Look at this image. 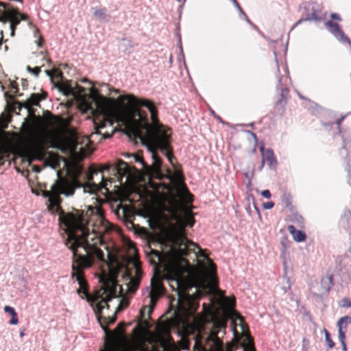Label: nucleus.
<instances>
[{"mask_svg": "<svg viewBox=\"0 0 351 351\" xmlns=\"http://www.w3.org/2000/svg\"><path fill=\"white\" fill-rule=\"evenodd\" d=\"M98 173V170L92 171L87 175V182L83 184L79 180L80 171H76L69 178H58L50 191H45L43 193L44 197L48 198L49 211L52 214L58 213L60 223L66 228L67 238L64 244L73 253L71 277L75 278L79 284L77 292L82 299L86 298L90 302H96L99 297L97 294H89L84 271L91 267L96 258L106 263L104 254L99 245L104 243V235L111 230V225L101 213L93 216L95 219H88L87 214H84L83 210L65 213L60 206V195H72L75 189L80 187L90 193H96L102 189L108 192L103 176L99 184L93 182V174Z\"/></svg>", "mask_w": 351, "mask_h": 351, "instance_id": "nucleus-1", "label": "nucleus"}, {"mask_svg": "<svg viewBox=\"0 0 351 351\" xmlns=\"http://www.w3.org/2000/svg\"><path fill=\"white\" fill-rule=\"evenodd\" d=\"M97 108L101 112L102 119H94L95 132L91 136L101 134L103 138H109L114 132L113 121L109 116L112 106L116 105L131 112L134 125L130 128V133L138 138L152 153L153 162L146 168L147 172L159 174L161 171L162 160L156 151L165 154L173 165L175 157L170 145L171 134L165 126L160 123L158 110L153 101L145 98H138L132 94L121 95L117 99H107L99 95L95 99Z\"/></svg>", "mask_w": 351, "mask_h": 351, "instance_id": "nucleus-2", "label": "nucleus"}, {"mask_svg": "<svg viewBox=\"0 0 351 351\" xmlns=\"http://www.w3.org/2000/svg\"><path fill=\"white\" fill-rule=\"evenodd\" d=\"M198 304L191 298L184 302L179 301L173 316L168 320L171 326L182 328L184 335L194 339V348L197 351H233L237 348L238 342H231L223 347L222 339L218 336L221 330L226 328V320L223 318L206 317H197L193 315Z\"/></svg>", "mask_w": 351, "mask_h": 351, "instance_id": "nucleus-3", "label": "nucleus"}, {"mask_svg": "<svg viewBox=\"0 0 351 351\" xmlns=\"http://www.w3.org/2000/svg\"><path fill=\"white\" fill-rule=\"evenodd\" d=\"M173 218L176 221L178 230L172 239V245L170 250L171 256L178 260L183 256L189 255L191 252L195 253L196 249L202 251L199 246L189 241L185 234L186 227H192L195 223V219L191 213L186 211L184 216L175 213Z\"/></svg>", "mask_w": 351, "mask_h": 351, "instance_id": "nucleus-4", "label": "nucleus"}, {"mask_svg": "<svg viewBox=\"0 0 351 351\" xmlns=\"http://www.w3.org/2000/svg\"><path fill=\"white\" fill-rule=\"evenodd\" d=\"M99 322L105 332L104 346L100 351H132L125 337V323H119L111 330L107 326L112 323Z\"/></svg>", "mask_w": 351, "mask_h": 351, "instance_id": "nucleus-5", "label": "nucleus"}, {"mask_svg": "<svg viewBox=\"0 0 351 351\" xmlns=\"http://www.w3.org/2000/svg\"><path fill=\"white\" fill-rule=\"evenodd\" d=\"M117 285L114 280H109L104 284L103 293L101 295L97 293L99 300L96 302V306L94 308L98 321L102 323V320L105 323H114L116 320L115 313L113 312L112 315L109 313L106 314L104 310L106 308L109 310L110 306L108 302L113 298L117 297Z\"/></svg>", "mask_w": 351, "mask_h": 351, "instance_id": "nucleus-6", "label": "nucleus"}, {"mask_svg": "<svg viewBox=\"0 0 351 351\" xmlns=\"http://www.w3.org/2000/svg\"><path fill=\"white\" fill-rule=\"evenodd\" d=\"M48 142L43 137L32 138L29 142V149L37 159L43 160L47 158L52 161L57 160V155L47 151Z\"/></svg>", "mask_w": 351, "mask_h": 351, "instance_id": "nucleus-7", "label": "nucleus"}, {"mask_svg": "<svg viewBox=\"0 0 351 351\" xmlns=\"http://www.w3.org/2000/svg\"><path fill=\"white\" fill-rule=\"evenodd\" d=\"M322 5L315 1L307 2L304 5V14L302 18L298 21L294 26H297L302 21H321Z\"/></svg>", "mask_w": 351, "mask_h": 351, "instance_id": "nucleus-8", "label": "nucleus"}, {"mask_svg": "<svg viewBox=\"0 0 351 351\" xmlns=\"http://www.w3.org/2000/svg\"><path fill=\"white\" fill-rule=\"evenodd\" d=\"M239 319L243 330V333L241 335V345L243 348V351H256L254 340L250 334L247 324L244 322L243 318L240 315Z\"/></svg>", "mask_w": 351, "mask_h": 351, "instance_id": "nucleus-9", "label": "nucleus"}, {"mask_svg": "<svg viewBox=\"0 0 351 351\" xmlns=\"http://www.w3.org/2000/svg\"><path fill=\"white\" fill-rule=\"evenodd\" d=\"M8 22H10V35L11 36H14L15 34V30L16 26L20 23L21 21L28 20L29 16L26 14H23L20 12L18 9L12 8L10 10V13L7 16Z\"/></svg>", "mask_w": 351, "mask_h": 351, "instance_id": "nucleus-10", "label": "nucleus"}, {"mask_svg": "<svg viewBox=\"0 0 351 351\" xmlns=\"http://www.w3.org/2000/svg\"><path fill=\"white\" fill-rule=\"evenodd\" d=\"M152 289L149 293L150 302L152 306L148 308L149 317L152 312L153 306L162 294L163 287L159 278L154 276L151 281Z\"/></svg>", "mask_w": 351, "mask_h": 351, "instance_id": "nucleus-11", "label": "nucleus"}, {"mask_svg": "<svg viewBox=\"0 0 351 351\" xmlns=\"http://www.w3.org/2000/svg\"><path fill=\"white\" fill-rule=\"evenodd\" d=\"M47 96V93L46 92H43L41 94L39 93H32L29 98L25 100L23 102H16V104L19 106V110L21 108H25L27 110L29 113H32L34 111L33 106H38L41 100L45 99Z\"/></svg>", "mask_w": 351, "mask_h": 351, "instance_id": "nucleus-12", "label": "nucleus"}, {"mask_svg": "<svg viewBox=\"0 0 351 351\" xmlns=\"http://www.w3.org/2000/svg\"><path fill=\"white\" fill-rule=\"evenodd\" d=\"M260 151L261 153V164L259 167V170L261 171L265 163L267 164L270 169L276 168L277 165V160L274 153V151L271 149H265L263 145L260 147Z\"/></svg>", "mask_w": 351, "mask_h": 351, "instance_id": "nucleus-13", "label": "nucleus"}, {"mask_svg": "<svg viewBox=\"0 0 351 351\" xmlns=\"http://www.w3.org/2000/svg\"><path fill=\"white\" fill-rule=\"evenodd\" d=\"M45 121L48 126H58L60 129H66L69 128L71 123V119H64L58 116H55L51 113H49V116L45 117Z\"/></svg>", "mask_w": 351, "mask_h": 351, "instance_id": "nucleus-14", "label": "nucleus"}, {"mask_svg": "<svg viewBox=\"0 0 351 351\" xmlns=\"http://www.w3.org/2000/svg\"><path fill=\"white\" fill-rule=\"evenodd\" d=\"M326 26L330 30V32L335 36L337 38L343 43H348L349 45H351L350 40L347 36L344 34L340 26L337 23H334L332 21H328L326 23Z\"/></svg>", "mask_w": 351, "mask_h": 351, "instance_id": "nucleus-15", "label": "nucleus"}, {"mask_svg": "<svg viewBox=\"0 0 351 351\" xmlns=\"http://www.w3.org/2000/svg\"><path fill=\"white\" fill-rule=\"evenodd\" d=\"M10 9L7 8V4L3 2L0 1V22H2L3 24H5L8 22V16L10 13ZM1 38H0V48L2 46V43L3 41V31L1 29L0 31Z\"/></svg>", "mask_w": 351, "mask_h": 351, "instance_id": "nucleus-16", "label": "nucleus"}, {"mask_svg": "<svg viewBox=\"0 0 351 351\" xmlns=\"http://www.w3.org/2000/svg\"><path fill=\"white\" fill-rule=\"evenodd\" d=\"M289 232L292 235L293 239L296 242H303L306 239V235L304 232L302 230H298L295 228L294 226L289 225L287 227Z\"/></svg>", "mask_w": 351, "mask_h": 351, "instance_id": "nucleus-17", "label": "nucleus"}, {"mask_svg": "<svg viewBox=\"0 0 351 351\" xmlns=\"http://www.w3.org/2000/svg\"><path fill=\"white\" fill-rule=\"evenodd\" d=\"M126 276L129 279V282L127 284L128 291L130 293H134L139 286L141 280H139V278L132 277L128 271Z\"/></svg>", "mask_w": 351, "mask_h": 351, "instance_id": "nucleus-18", "label": "nucleus"}, {"mask_svg": "<svg viewBox=\"0 0 351 351\" xmlns=\"http://www.w3.org/2000/svg\"><path fill=\"white\" fill-rule=\"evenodd\" d=\"M202 256L206 258L207 263H208V268L206 270L207 276L210 279H215L216 275H217V267L215 264L213 263V261L207 257L204 254H201Z\"/></svg>", "mask_w": 351, "mask_h": 351, "instance_id": "nucleus-19", "label": "nucleus"}, {"mask_svg": "<svg viewBox=\"0 0 351 351\" xmlns=\"http://www.w3.org/2000/svg\"><path fill=\"white\" fill-rule=\"evenodd\" d=\"M117 171L121 176H129L130 173L128 164L122 160L118 161L117 164Z\"/></svg>", "mask_w": 351, "mask_h": 351, "instance_id": "nucleus-20", "label": "nucleus"}, {"mask_svg": "<svg viewBox=\"0 0 351 351\" xmlns=\"http://www.w3.org/2000/svg\"><path fill=\"white\" fill-rule=\"evenodd\" d=\"M161 339L163 346V351H179L177 346L175 344L171 337H169L167 339L161 337Z\"/></svg>", "mask_w": 351, "mask_h": 351, "instance_id": "nucleus-21", "label": "nucleus"}, {"mask_svg": "<svg viewBox=\"0 0 351 351\" xmlns=\"http://www.w3.org/2000/svg\"><path fill=\"white\" fill-rule=\"evenodd\" d=\"M4 311L5 313L10 314V316H12L10 320L9 321L10 324H11V325L18 324V323H19L18 315L14 308L10 306H5Z\"/></svg>", "mask_w": 351, "mask_h": 351, "instance_id": "nucleus-22", "label": "nucleus"}, {"mask_svg": "<svg viewBox=\"0 0 351 351\" xmlns=\"http://www.w3.org/2000/svg\"><path fill=\"white\" fill-rule=\"evenodd\" d=\"M147 309V306H143L140 311V320L138 325L142 329H146L149 327V322L145 317V311Z\"/></svg>", "mask_w": 351, "mask_h": 351, "instance_id": "nucleus-23", "label": "nucleus"}, {"mask_svg": "<svg viewBox=\"0 0 351 351\" xmlns=\"http://www.w3.org/2000/svg\"><path fill=\"white\" fill-rule=\"evenodd\" d=\"M83 88L79 86L77 84L75 87L72 86L71 84H67L65 85L64 88V91L66 95H72L73 96H76L77 95L80 94Z\"/></svg>", "mask_w": 351, "mask_h": 351, "instance_id": "nucleus-24", "label": "nucleus"}, {"mask_svg": "<svg viewBox=\"0 0 351 351\" xmlns=\"http://www.w3.org/2000/svg\"><path fill=\"white\" fill-rule=\"evenodd\" d=\"M321 284L326 292H329L333 286V275L330 274L321 280Z\"/></svg>", "mask_w": 351, "mask_h": 351, "instance_id": "nucleus-25", "label": "nucleus"}, {"mask_svg": "<svg viewBox=\"0 0 351 351\" xmlns=\"http://www.w3.org/2000/svg\"><path fill=\"white\" fill-rule=\"evenodd\" d=\"M291 220L295 223L298 227L303 228L304 227V219L303 217L298 213H294L291 217Z\"/></svg>", "mask_w": 351, "mask_h": 351, "instance_id": "nucleus-26", "label": "nucleus"}, {"mask_svg": "<svg viewBox=\"0 0 351 351\" xmlns=\"http://www.w3.org/2000/svg\"><path fill=\"white\" fill-rule=\"evenodd\" d=\"M282 205L286 208H289L292 204V197L289 193H285L281 198Z\"/></svg>", "mask_w": 351, "mask_h": 351, "instance_id": "nucleus-27", "label": "nucleus"}, {"mask_svg": "<svg viewBox=\"0 0 351 351\" xmlns=\"http://www.w3.org/2000/svg\"><path fill=\"white\" fill-rule=\"evenodd\" d=\"M145 351H163L161 337L156 343L151 345L150 349L146 348Z\"/></svg>", "mask_w": 351, "mask_h": 351, "instance_id": "nucleus-28", "label": "nucleus"}, {"mask_svg": "<svg viewBox=\"0 0 351 351\" xmlns=\"http://www.w3.org/2000/svg\"><path fill=\"white\" fill-rule=\"evenodd\" d=\"M348 324H351V317L344 316L339 319L337 326H342L343 329L346 330Z\"/></svg>", "mask_w": 351, "mask_h": 351, "instance_id": "nucleus-29", "label": "nucleus"}, {"mask_svg": "<svg viewBox=\"0 0 351 351\" xmlns=\"http://www.w3.org/2000/svg\"><path fill=\"white\" fill-rule=\"evenodd\" d=\"M348 324H351V317L344 316L339 319L337 326H342L343 329L346 330Z\"/></svg>", "mask_w": 351, "mask_h": 351, "instance_id": "nucleus-30", "label": "nucleus"}, {"mask_svg": "<svg viewBox=\"0 0 351 351\" xmlns=\"http://www.w3.org/2000/svg\"><path fill=\"white\" fill-rule=\"evenodd\" d=\"M289 97V90L287 88H282L280 93V99L279 102H286L287 99Z\"/></svg>", "mask_w": 351, "mask_h": 351, "instance_id": "nucleus-31", "label": "nucleus"}, {"mask_svg": "<svg viewBox=\"0 0 351 351\" xmlns=\"http://www.w3.org/2000/svg\"><path fill=\"white\" fill-rule=\"evenodd\" d=\"M106 8L96 9L94 11V16L98 19H105L106 16Z\"/></svg>", "mask_w": 351, "mask_h": 351, "instance_id": "nucleus-32", "label": "nucleus"}, {"mask_svg": "<svg viewBox=\"0 0 351 351\" xmlns=\"http://www.w3.org/2000/svg\"><path fill=\"white\" fill-rule=\"evenodd\" d=\"M324 333H325L326 341L328 344V348H332L335 344L334 341L331 339L330 335L329 332L327 330L324 329Z\"/></svg>", "mask_w": 351, "mask_h": 351, "instance_id": "nucleus-33", "label": "nucleus"}, {"mask_svg": "<svg viewBox=\"0 0 351 351\" xmlns=\"http://www.w3.org/2000/svg\"><path fill=\"white\" fill-rule=\"evenodd\" d=\"M346 330L343 329L342 326H338V335L340 342H344L346 339Z\"/></svg>", "mask_w": 351, "mask_h": 351, "instance_id": "nucleus-34", "label": "nucleus"}, {"mask_svg": "<svg viewBox=\"0 0 351 351\" xmlns=\"http://www.w3.org/2000/svg\"><path fill=\"white\" fill-rule=\"evenodd\" d=\"M27 70L36 77L38 76L41 71L40 66L31 67L29 65L27 66Z\"/></svg>", "mask_w": 351, "mask_h": 351, "instance_id": "nucleus-35", "label": "nucleus"}, {"mask_svg": "<svg viewBox=\"0 0 351 351\" xmlns=\"http://www.w3.org/2000/svg\"><path fill=\"white\" fill-rule=\"evenodd\" d=\"M134 159L136 162H139L142 164L143 168L146 170V168L149 167V165L144 161L143 158L140 154H136L134 156Z\"/></svg>", "mask_w": 351, "mask_h": 351, "instance_id": "nucleus-36", "label": "nucleus"}, {"mask_svg": "<svg viewBox=\"0 0 351 351\" xmlns=\"http://www.w3.org/2000/svg\"><path fill=\"white\" fill-rule=\"evenodd\" d=\"M10 91L15 96L19 91L18 85L16 82H12L10 86Z\"/></svg>", "mask_w": 351, "mask_h": 351, "instance_id": "nucleus-37", "label": "nucleus"}, {"mask_svg": "<svg viewBox=\"0 0 351 351\" xmlns=\"http://www.w3.org/2000/svg\"><path fill=\"white\" fill-rule=\"evenodd\" d=\"M142 276V270L141 267L138 266V263L135 264V278H139V280L141 279Z\"/></svg>", "mask_w": 351, "mask_h": 351, "instance_id": "nucleus-38", "label": "nucleus"}, {"mask_svg": "<svg viewBox=\"0 0 351 351\" xmlns=\"http://www.w3.org/2000/svg\"><path fill=\"white\" fill-rule=\"evenodd\" d=\"M341 302H342V304L341 306L343 307H350L351 306V301L347 298H343L342 300H341Z\"/></svg>", "mask_w": 351, "mask_h": 351, "instance_id": "nucleus-39", "label": "nucleus"}, {"mask_svg": "<svg viewBox=\"0 0 351 351\" xmlns=\"http://www.w3.org/2000/svg\"><path fill=\"white\" fill-rule=\"evenodd\" d=\"M274 206V203L271 201L267 202L263 204V208L265 209H271Z\"/></svg>", "mask_w": 351, "mask_h": 351, "instance_id": "nucleus-40", "label": "nucleus"}, {"mask_svg": "<svg viewBox=\"0 0 351 351\" xmlns=\"http://www.w3.org/2000/svg\"><path fill=\"white\" fill-rule=\"evenodd\" d=\"M261 195L265 197V198H267V199H269L271 197V193L269 190L266 189V190H263L262 192H261Z\"/></svg>", "mask_w": 351, "mask_h": 351, "instance_id": "nucleus-41", "label": "nucleus"}, {"mask_svg": "<svg viewBox=\"0 0 351 351\" xmlns=\"http://www.w3.org/2000/svg\"><path fill=\"white\" fill-rule=\"evenodd\" d=\"M330 17L332 19L341 21V17H340L339 14H338L337 13L331 14Z\"/></svg>", "mask_w": 351, "mask_h": 351, "instance_id": "nucleus-42", "label": "nucleus"}, {"mask_svg": "<svg viewBox=\"0 0 351 351\" xmlns=\"http://www.w3.org/2000/svg\"><path fill=\"white\" fill-rule=\"evenodd\" d=\"M152 253L155 255V256L158 257L160 260L161 258V253L157 250H152Z\"/></svg>", "mask_w": 351, "mask_h": 351, "instance_id": "nucleus-43", "label": "nucleus"}, {"mask_svg": "<svg viewBox=\"0 0 351 351\" xmlns=\"http://www.w3.org/2000/svg\"><path fill=\"white\" fill-rule=\"evenodd\" d=\"M43 43H44V38H43V36H39V39H38V42H37V45H38V47H42V45H43Z\"/></svg>", "mask_w": 351, "mask_h": 351, "instance_id": "nucleus-44", "label": "nucleus"}, {"mask_svg": "<svg viewBox=\"0 0 351 351\" xmlns=\"http://www.w3.org/2000/svg\"><path fill=\"white\" fill-rule=\"evenodd\" d=\"M56 71V70H46L45 72L47 75L52 77L53 73Z\"/></svg>", "mask_w": 351, "mask_h": 351, "instance_id": "nucleus-45", "label": "nucleus"}, {"mask_svg": "<svg viewBox=\"0 0 351 351\" xmlns=\"http://www.w3.org/2000/svg\"><path fill=\"white\" fill-rule=\"evenodd\" d=\"M232 1L239 10H241V8L237 0H232Z\"/></svg>", "mask_w": 351, "mask_h": 351, "instance_id": "nucleus-46", "label": "nucleus"}, {"mask_svg": "<svg viewBox=\"0 0 351 351\" xmlns=\"http://www.w3.org/2000/svg\"><path fill=\"white\" fill-rule=\"evenodd\" d=\"M341 346H342V348L344 351H346V342H341Z\"/></svg>", "mask_w": 351, "mask_h": 351, "instance_id": "nucleus-47", "label": "nucleus"}, {"mask_svg": "<svg viewBox=\"0 0 351 351\" xmlns=\"http://www.w3.org/2000/svg\"><path fill=\"white\" fill-rule=\"evenodd\" d=\"M44 59L46 60V61L49 63V64H51V60L49 58H45L44 57Z\"/></svg>", "mask_w": 351, "mask_h": 351, "instance_id": "nucleus-48", "label": "nucleus"}, {"mask_svg": "<svg viewBox=\"0 0 351 351\" xmlns=\"http://www.w3.org/2000/svg\"><path fill=\"white\" fill-rule=\"evenodd\" d=\"M25 330H23L20 332V336L22 337L25 335V332H24Z\"/></svg>", "mask_w": 351, "mask_h": 351, "instance_id": "nucleus-49", "label": "nucleus"}, {"mask_svg": "<svg viewBox=\"0 0 351 351\" xmlns=\"http://www.w3.org/2000/svg\"><path fill=\"white\" fill-rule=\"evenodd\" d=\"M341 121H342V118L339 119L337 121V124L339 126L341 125Z\"/></svg>", "mask_w": 351, "mask_h": 351, "instance_id": "nucleus-50", "label": "nucleus"}, {"mask_svg": "<svg viewBox=\"0 0 351 351\" xmlns=\"http://www.w3.org/2000/svg\"><path fill=\"white\" fill-rule=\"evenodd\" d=\"M184 191H186V193L187 194H189L190 196L191 195V194L189 193V190L186 188V186H184Z\"/></svg>", "mask_w": 351, "mask_h": 351, "instance_id": "nucleus-51", "label": "nucleus"}, {"mask_svg": "<svg viewBox=\"0 0 351 351\" xmlns=\"http://www.w3.org/2000/svg\"><path fill=\"white\" fill-rule=\"evenodd\" d=\"M7 125H8V122H5V123H4V124H3V128H5V127L7 126Z\"/></svg>", "mask_w": 351, "mask_h": 351, "instance_id": "nucleus-52", "label": "nucleus"}, {"mask_svg": "<svg viewBox=\"0 0 351 351\" xmlns=\"http://www.w3.org/2000/svg\"><path fill=\"white\" fill-rule=\"evenodd\" d=\"M5 51H7V50H8V46H7V45H5Z\"/></svg>", "mask_w": 351, "mask_h": 351, "instance_id": "nucleus-53", "label": "nucleus"}, {"mask_svg": "<svg viewBox=\"0 0 351 351\" xmlns=\"http://www.w3.org/2000/svg\"><path fill=\"white\" fill-rule=\"evenodd\" d=\"M178 1H180L181 0H177Z\"/></svg>", "mask_w": 351, "mask_h": 351, "instance_id": "nucleus-54", "label": "nucleus"}]
</instances>
